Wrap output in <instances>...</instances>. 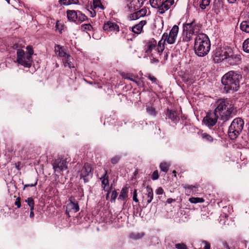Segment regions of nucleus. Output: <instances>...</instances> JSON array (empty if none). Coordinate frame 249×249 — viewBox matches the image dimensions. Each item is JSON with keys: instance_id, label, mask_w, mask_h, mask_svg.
Here are the masks:
<instances>
[{"instance_id": "nucleus-1", "label": "nucleus", "mask_w": 249, "mask_h": 249, "mask_svg": "<svg viewBox=\"0 0 249 249\" xmlns=\"http://www.w3.org/2000/svg\"><path fill=\"white\" fill-rule=\"evenodd\" d=\"M214 111L219 119L226 122L235 115L236 109L231 102L228 99H219L214 104Z\"/></svg>"}, {"instance_id": "nucleus-2", "label": "nucleus", "mask_w": 249, "mask_h": 249, "mask_svg": "<svg viewBox=\"0 0 249 249\" xmlns=\"http://www.w3.org/2000/svg\"><path fill=\"white\" fill-rule=\"evenodd\" d=\"M242 77L236 71H231L224 74L221 79L224 90L227 93L238 90Z\"/></svg>"}, {"instance_id": "nucleus-3", "label": "nucleus", "mask_w": 249, "mask_h": 249, "mask_svg": "<svg viewBox=\"0 0 249 249\" xmlns=\"http://www.w3.org/2000/svg\"><path fill=\"white\" fill-rule=\"evenodd\" d=\"M211 49L209 38L206 34H200L195 39L194 50L196 54L200 57L206 55Z\"/></svg>"}, {"instance_id": "nucleus-4", "label": "nucleus", "mask_w": 249, "mask_h": 249, "mask_svg": "<svg viewBox=\"0 0 249 249\" xmlns=\"http://www.w3.org/2000/svg\"><path fill=\"white\" fill-rule=\"evenodd\" d=\"M244 125V121L241 118H236L232 121L228 130L231 139L234 140L238 137L242 131Z\"/></svg>"}, {"instance_id": "nucleus-5", "label": "nucleus", "mask_w": 249, "mask_h": 249, "mask_svg": "<svg viewBox=\"0 0 249 249\" xmlns=\"http://www.w3.org/2000/svg\"><path fill=\"white\" fill-rule=\"evenodd\" d=\"M66 14L68 19L70 22L80 23L88 19V17L79 10H68Z\"/></svg>"}, {"instance_id": "nucleus-6", "label": "nucleus", "mask_w": 249, "mask_h": 249, "mask_svg": "<svg viewBox=\"0 0 249 249\" xmlns=\"http://www.w3.org/2000/svg\"><path fill=\"white\" fill-rule=\"evenodd\" d=\"M17 55L18 63L26 68H30L31 66L32 57H30V55L26 54L23 50L18 49Z\"/></svg>"}, {"instance_id": "nucleus-7", "label": "nucleus", "mask_w": 249, "mask_h": 249, "mask_svg": "<svg viewBox=\"0 0 249 249\" xmlns=\"http://www.w3.org/2000/svg\"><path fill=\"white\" fill-rule=\"evenodd\" d=\"M178 27L177 25H174L169 34L166 33H164L162 35V39H164V42L166 41L169 44L175 43L178 33Z\"/></svg>"}, {"instance_id": "nucleus-8", "label": "nucleus", "mask_w": 249, "mask_h": 249, "mask_svg": "<svg viewBox=\"0 0 249 249\" xmlns=\"http://www.w3.org/2000/svg\"><path fill=\"white\" fill-rule=\"evenodd\" d=\"M78 174L85 182H88L93 176L91 165L88 163H85L81 170L78 172Z\"/></svg>"}, {"instance_id": "nucleus-9", "label": "nucleus", "mask_w": 249, "mask_h": 249, "mask_svg": "<svg viewBox=\"0 0 249 249\" xmlns=\"http://www.w3.org/2000/svg\"><path fill=\"white\" fill-rule=\"evenodd\" d=\"M185 26L186 30H189L194 35L197 36L200 34H204L201 32L202 25L196 23L195 20L190 23H185L183 24Z\"/></svg>"}, {"instance_id": "nucleus-10", "label": "nucleus", "mask_w": 249, "mask_h": 249, "mask_svg": "<svg viewBox=\"0 0 249 249\" xmlns=\"http://www.w3.org/2000/svg\"><path fill=\"white\" fill-rule=\"evenodd\" d=\"M218 118H219V117L214 111L213 112L210 111L207 113L206 116L204 118L203 122L204 124L211 128L216 124Z\"/></svg>"}, {"instance_id": "nucleus-11", "label": "nucleus", "mask_w": 249, "mask_h": 249, "mask_svg": "<svg viewBox=\"0 0 249 249\" xmlns=\"http://www.w3.org/2000/svg\"><path fill=\"white\" fill-rule=\"evenodd\" d=\"M67 159L58 158L53 163V169L55 172L60 173L68 168Z\"/></svg>"}, {"instance_id": "nucleus-12", "label": "nucleus", "mask_w": 249, "mask_h": 249, "mask_svg": "<svg viewBox=\"0 0 249 249\" xmlns=\"http://www.w3.org/2000/svg\"><path fill=\"white\" fill-rule=\"evenodd\" d=\"M79 207L78 202L75 200L74 197H70L69 199V202L66 206V213L70 217V213H75L79 211Z\"/></svg>"}, {"instance_id": "nucleus-13", "label": "nucleus", "mask_w": 249, "mask_h": 249, "mask_svg": "<svg viewBox=\"0 0 249 249\" xmlns=\"http://www.w3.org/2000/svg\"><path fill=\"white\" fill-rule=\"evenodd\" d=\"M231 50V49L228 47L218 48L215 50V56L219 57L221 60L227 59Z\"/></svg>"}, {"instance_id": "nucleus-14", "label": "nucleus", "mask_w": 249, "mask_h": 249, "mask_svg": "<svg viewBox=\"0 0 249 249\" xmlns=\"http://www.w3.org/2000/svg\"><path fill=\"white\" fill-rule=\"evenodd\" d=\"M104 30L107 32L116 34L119 31V27L115 23L111 21H107L104 23L103 26Z\"/></svg>"}, {"instance_id": "nucleus-15", "label": "nucleus", "mask_w": 249, "mask_h": 249, "mask_svg": "<svg viewBox=\"0 0 249 249\" xmlns=\"http://www.w3.org/2000/svg\"><path fill=\"white\" fill-rule=\"evenodd\" d=\"M174 4V0H163L158 11L159 14H163L166 11L173 7Z\"/></svg>"}, {"instance_id": "nucleus-16", "label": "nucleus", "mask_w": 249, "mask_h": 249, "mask_svg": "<svg viewBox=\"0 0 249 249\" xmlns=\"http://www.w3.org/2000/svg\"><path fill=\"white\" fill-rule=\"evenodd\" d=\"M228 62L231 65L239 64L241 61V55L239 54H234L232 50L227 58Z\"/></svg>"}, {"instance_id": "nucleus-17", "label": "nucleus", "mask_w": 249, "mask_h": 249, "mask_svg": "<svg viewBox=\"0 0 249 249\" xmlns=\"http://www.w3.org/2000/svg\"><path fill=\"white\" fill-rule=\"evenodd\" d=\"M166 115L169 119L174 122H176L179 120V113L177 111L168 109Z\"/></svg>"}, {"instance_id": "nucleus-18", "label": "nucleus", "mask_w": 249, "mask_h": 249, "mask_svg": "<svg viewBox=\"0 0 249 249\" xmlns=\"http://www.w3.org/2000/svg\"><path fill=\"white\" fill-rule=\"evenodd\" d=\"M146 24V20L141 21L138 24H136L132 28V31L136 34H140L142 31L143 26Z\"/></svg>"}, {"instance_id": "nucleus-19", "label": "nucleus", "mask_w": 249, "mask_h": 249, "mask_svg": "<svg viewBox=\"0 0 249 249\" xmlns=\"http://www.w3.org/2000/svg\"><path fill=\"white\" fill-rule=\"evenodd\" d=\"M183 28L182 41L189 42L192 39V36L194 35L191 32H189V30H186L185 26L184 25Z\"/></svg>"}, {"instance_id": "nucleus-20", "label": "nucleus", "mask_w": 249, "mask_h": 249, "mask_svg": "<svg viewBox=\"0 0 249 249\" xmlns=\"http://www.w3.org/2000/svg\"><path fill=\"white\" fill-rule=\"evenodd\" d=\"M100 180H101L102 184L103 185L104 190L105 191H108V190L109 189L108 186V176H107V171H105V173L104 175V176L100 178Z\"/></svg>"}, {"instance_id": "nucleus-21", "label": "nucleus", "mask_w": 249, "mask_h": 249, "mask_svg": "<svg viewBox=\"0 0 249 249\" xmlns=\"http://www.w3.org/2000/svg\"><path fill=\"white\" fill-rule=\"evenodd\" d=\"M55 52L57 55L63 57V58L69 55V54L67 53L64 51V49L59 45H57L55 46Z\"/></svg>"}, {"instance_id": "nucleus-22", "label": "nucleus", "mask_w": 249, "mask_h": 249, "mask_svg": "<svg viewBox=\"0 0 249 249\" xmlns=\"http://www.w3.org/2000/svg\"><path fill=\"white\" fill-rule=\"evenodd\" d=\"M71 56L70 54L62 59L63 63L65 67L70 69L74 68V64L71 62Z\"/></svg>"}, {"instance_id": "nucleus-23", "label": "nucleus", "mask_w": 249, "mask_h": 249, "mask_svg": "<svg viewBox=\"0 0 249 249\" xmlns=\"http://www.w3.org/2000/svg\"><path fill=\"white\" fill-rule=\"evenodd\" d=\"M157 47V41L152 39L150 40L147 45V50H146V52L147 53H151L153 50H156V48Z\"/></svg>"}, {"instance_id": "nucleus-24", "label": "nucleus", "mask_w": 249, "mask_h": 249, "mask_svg": "<svg viewBox=\"0 0 249 249\" xmlns=\"http://www.w3.org/2000/svg\"><path fill=\"white\" fill-rule=\"evenodd\" d=\"M240 29L242 31L249 33V18L241 22Z\"/></svg>"}, {"instance_id": "nucleus-25", "label": "nucleus", "mask_w": 249, "mask_h": 249, "mask_svg": "<svg viewBox=\"0 0 249 249\" xmlns=\"http://www.w3.org/2000/svg\"><path fill=\"white\" fill-rule=\"evenodd\" d=\"M146 196L147 197V204H149L151 202L152 200L153 199V190L150 187L147 186L146 187Z\"/></svg>"}, {"instance_id": "nucleus-26", "label": "nucleus", "mask_w": 249, "mask_h": 249, "mask_svg": "<svg viewBox=\"0 0 249 249\" xmlns=\"http://www.w3.org/2000/svg\"><path fill=\"white\" fill-rule=\"evenodd\" d=\"M92 8H100L101 9H104V7L100 0H93L92 3H91L90 5V9Z\"/></svg>"}, {"instance_id": "nucleus-27", "label": "nucleus", "mask_w": 249, "mask_h": 249, "mask_svg": "<svg viewBox=\"0 0 249 249\" xmlns=\"http://www.w3.org/2000/svg\"><path fill=\"white\" fill-rule=\"evenodd\" d=\"M58 2L61 5H69L71 4L78 3V0H59Z\"/></svg>"}, {"instance_id": "nucleus-28", "label": "nucleus", "mask_w": 249, "mask_h": 249, "mask_svg": "<svg viewBox=\"0 0 249 249\" xmlns=\"http://www.w3.org/2000/svg\"><path fill=\"white\" fill-rule=\"evenodd\" d=\"M132 77V76L130 74H126L124 76V79H128L133 81V82L137 84V85L139 87H141L143 85V83L142 81H137L136 80L134 79Z\"/></svg>"}, {"instance_id": "nucleus-29", "label": "nucleus", "mask_w": 249, "mask_h": 249, "mask_svg": "<svg viewBox=\"0 0 249 249\" xmlns=\"http://www.w3.org/2000/svg\"><path fill=\"white\" fill-rule=\"evenodd\" d=\"M163 0H150V3L152 7L159 9Z\"/></svg>"}, {"instance_id": "nucleus-30", "label": "nucleus", "mask_w": 249, "mask_h": 249, "mask_svg": "<svg viewBox=\"0 0 249 249\" xmlns=\"http://www.w3.org/2000/svg\"><path fill=\"white\" fill-rule=\"evenodd\" d=\"M127 192L126 189L123 188L119 196L118 200H124L127 197Z\"/></svg>"}, {"instance_id": "nucleus-31", "label": "nucleus", "mask_w": 249, "mask_h": 249, "mask_svg": "<svg viewBox=\"0 0 249 249\" xmlns=\"http://www.w3.org/2000/svg\"><path fill=\"white\" fill-rule=\"evenodd\" d=\"M169 166V163L165 162H161L160 165V167L161 171L165 173L168 172Z\"/></svg>"}, {"instance_id": "nucleus-32", "label": "nucleus", "mask_w": 249, "mask_h": 249, "mask_svg": "<svg viewBox=\"0 0 249 249\" xmlns=\"http://www.w3.org/2000/svg\"><path fill=\"white\" fill-rule=\"evenodd\" d=\"M211 0H201L199 2V7L202 9H205L206 7L210 4Z\"/></svg>"}, {"instance_id": "nucleus-33", "label": "nucleus", "mask_w": 249, "mask_h": 249, "mask_svg": "<svg viewBox=\"0 0 249 249\" xmlns=\"http://www.w3.org/2000/svg\"><path fill=\"white\" fill-rule=\"evenodd\" d=\"M92 29V26L90 24H84L81 26V29L83 32L89 31Z\"/></svg>"}, {"instance_id": "nucleus-34", "label": "nucleus", "mask_w": 249, "mask_h": 249, "mask_svg": "<svg viewBox=\"0 0 249 249\" xmlns=\"http://www.w3.org/2000/svg\"><path fill=\"white\" fill-rule=\"evenodd\" d=\"M189 201L192 203H202L204 202V199L200 197H191Z\"/></svg>"}, {"instance_id": "nucleus-35", "label": "nucleus", "mask_w": 249, "mask_h": 249, "mask_svg": "<svg viewBox=\"0 0 249 249\" xmlns=\"http://www.w3.org/2000/svg\"><path fill=\"white\" fill-rule=\"evenodd\" d=\"M243 49L245 52L249 53V38L244 41L243 43Z\"/></svg>"}, {"instance_id": "nucleus-36", "label": "nucleus", "mask_w": 249, "mask_h": 249, "mask_svg": "<svg viewBox=\"0 0 249 249\" xmlns=\"http://www.w3.org/2000/svg\"><path fill=\"white\" fill-rule=\"evenodd\" d=\"M144 235L143 233H131L130 234V237L133 239H139Z\"/></svg>"}, {"instance_id": "nucleus-37", "label": "nucleus", "mask_w": 249, "mask_h": 249, "mask_svg": "<svg viewBox=\"0 0 249 249\" xmlns=\"http://www.w3.org/2000/svg\"><path fill=\"white\" fill-rule=\"evenodd\" d=\"M146 111L147 112L153 116H155L156 115V111L154 107H146Z\"/></svg>"}, {"instance_id": "nucleus-38", "label": "nucleus", "mask_w": 249, "mask_h": 249, "mask_svg": "<svg viewBox=\"0 0 249 249\" xmlns=\"http://www.w3.org/2000/svg\"><path fill=\"white\" fill-rule=\"evenodd\" d=\"M25 202L27 203L30 208H34L35 202L32 197H28L25 200Z\"/></svg>"}, {"instance_id": "nucleus-39", "label": "nucleus", "mask_w": 249, "mask_h": 249, "mask_svg": "<svg viewBox=\"0 0 249 249\" xmlns=\"http://www.w3.org/2000/svg\"><path fill=\"white\" fill-rule=\"evenodd\" d=\"M202 137L203 139L206 140L208 142H212L213 140L212 137L207 133L202 134Z\"/></svg>"}, {"instance_id": "nucleus-40", "label": "nucleus", "mask_w": 249, "mask_h": 249, "mask_svg": "<svg viewBox=\"0 0 249 249\" xmlns=\"http://www.w3.org/2000/svg\"><path fill=\"white\" fill-rule=\"evenodd\" d=\"M26 50L27 53H26V54H27V55H30V57H32V55L34 53V51L32 47L30 46H28L26 47Z\"/></svg>"}, {"instance_id": "nucleus-41", "label": "nucleus", "mask_w": 249, "mask_h": 249, "mask_svg": "<svg viewBox=\"0 0 249 249\" xmlns=\"http://www.w3.org/2000/svg\"><path fill=\"white\" fill-rule=\"evenodd\" d=\"M177 249H188L186 246L184 244H177L175 245Z\"/></svg>"}, {"instance_id": "nucleus-42", "label": "nucleus", "mask_w": 249, "mask_h": 249, "mask_svg": "<svg viewBox=\"0 0 249 249\" xmlns=\"http://www.w3.org/2000/svg\"><path fill=\"white\" fill-rule=\"evenodd\" d=\"M121 157L119 156H116L111 159V162L112 164H116L120 160Z\"/></svg>"}, {"instance_id": "nucleus-43", "label": "nucleus", "mask_w": 249, "mask_h": 249, "mask_svg": "<svg viewBox=\"0 0 249 249\" xmlns=\"http://www.w3.org/2000/svg\"><path fill=\"white\" fill-rule=\"evenodd\" d=\"M159 173L157 170H155L151 176V178L152 180H157L159 178Z\"/></svg>"}, {"instance_id": "nucleus-44", "label": "nucleus", "mask_w": 249, "mask_h": 249, "mask_svg": "<svg viewBox=\"0 0 249 249\" xmlns=\"http://www.w3.org/2000/svg\"><path fill=\"white\" fill-rule=\"evenodd\" d=\"M95 9H96L95 8L90 9V7L88 9V10H89V12L90 13V16L91 17L93 18L96 16V13L95 11Z\"/></svg>"}, {"instance_id": "nucleus-45", "label": "nucleus", "mask_w": 249, "mask_h": 249, "mask_svg": "<svg viewBox=\"0 0 249 249\" xmlns=\"http://www.w3.org/2000/svg\"><path fill=\"white\" fill-rule=\"evenodd\" d=\"M117 196H118V193H117V192L116 191H113L112 192V193H111V202H112L113 201H114L116 198V197H117Z\"/></svg>"}, {"instance_id": "nucleus-46", "label": "nucleus", "mask_w": 249, "mask_h": 249, "mask_svg": "<svg viewBox=\"0 0 249 249\" xmlns=\"http://www.w3.org/2000/svg\"><path fill=\"white\" fill-rule=\"evenodd\" d=\"M203 245H204L203 249H210V244L206 241H203L202 242Z\"/></svg>"}, {"instance_id": "nucleus-47", "label": "nucleus", "mask_w": 249, "mask_h": 249, "mask_svg": "<svg viewBox=\"0 0 249 249\" xmlns=\"http://www.w3.org/2000/svg\"><path fill=\"white\" fill-rule=\"evenodd\" d=\"M156 50H157L158 52L160 54L162 52L163 50L164 49V45H158L157 47L156 48Z\"/></svg>"}, {"instance_id": "nucleus-48", "label": "nucleus", "mask_w": 249, "mask_h": 249, "mask_svg": "<svg viewBox=\"0 0 249 249\" xmlns=\"http://www.w3.org/2000/svg\"><path fill=\"white\" fill-rule=\"evenodd\" d=\"M136 1L135 0H132L130 2V5L129 4H127V6L128 7V8L130 10V11H133V10H135V7L133 6H132V5H134V3Z\"/></svg>"}, {"instance_id": "nucleus-49", "label": "nucleus", "mask_w": 249, "mask_h": 249, "mask_svg": "<svg viewBox=\"0 0 249 249\" xmlns=\"http://www.w3.org/2000/svg\"><path fill=\"white\" fill-rule=\"evenodd\" d=\"M15 205L17 206L18 208H19L21 207L20 203V198L18 197L15 202Z\"/></svg>"}, {"instance_id": "nucleus-50", "label": "nucleus", "mask_w": 249, "mask_h": 249, "mask_svg": "<svg viewBox=\"0 0 249 249\" xmlns=\"http://www.w3.org/2000/svg\"><path fill=\"white\" fill-rule=\"evenodd\" d=\"M163 192V189L161 187L158 188L156 190V193L157 195H162Z\"/></svg>"}, {"instance_id": "nucleus-51", "label": "nucleus", "mask_w": 249, "mask_h": 249, "mask_svg": "<svg viewBox=\"0 0 249 249\" xmlns=\"http://www.w3.org/2000/svg\"><path fill=\"white\" fill-rule=\"evenodd\" d=\"M133 199L136 202H138L139 201V200L137 198V190H135L134 192H133Z\"/></svg>"}, {"instance_id": "nucleus-52", "label": "nucleus", "mask_w": 249, "mask_h": 249, "mask_svg": "<svg viewBox=\"0 0 249 249\" xmlns=\"http://www.w3.org/2000/svg\"><path fill=\"white\" fill-rule=\"evenodd\" d=\"M183 188L186 190H193V189L195 188V186L193 185H185L183 186Z\"/></svg>"}, {"instance_id": "nucleus-53", "label": "nucleus", "mask_w": 249, "mask_h": 249, "mask_svg": "<svg viewBox=\"0 0 249 249\" xmlns=\"http://www.w3.org/2000/svg\"><path fill=\"white\" fill-rule=\"evenodd\" d=\"M37 180H36L35 182L34 183H31V184H26L24 185V188L27 187H33L35 186L37 184Z\"/></svg>"}, {"instance_id": "nucleus-54", "label": "nucleus", "mask_w": 249, "mask_h": 249, "mask_svg": "<svg viewBox=\"0 0 249 249\" xmlns=\"http://www.w3.org/2000/svg\"><path fill=\"white\" fill-rule=\"evenodd\" d=\"M213 5L214 7V9H217L219 7L220 3L219 1L216 2V0H215V1L213 2Z\"/></svg>"}, {"instance_id": "nucleus-55", "label": "nucleus", "mask_w": 249, "mask_h": 249, "mask_svg": "<svg viewBox=\"0 0 249 249\" xmlns=\"http://www.w3.org/2000/svg\"><path fill=\"white\" fill-rule=\"evenodd\" d=\"M148 78L153 83H156L157 81V79L154 76L149 75Z\"/></svg>"}, {"instance_id": "nucleus-56", "label": "nucleus", "mask_w": 249, "mask_h": 249, "mask_svg": "<svg viewBox=\"0 0 249 249\" xmlns=\"http://www.w3.org/2000/svg\"><path fill=\"white\" fill-rule=\"evenodd\" d=\"M34 208H30V217L31 218L34 216Z\"/></svg>"}, {"instance_id": "nucleus-57", "label": "nucleus", "mask_w": 249, "mask_h": 249, "mask_svg": "<svg viewBox=\"0 0 249 249\" xmlns=\"http://www.w3.org/2000/svg\"><path fill=\"white\" fill-rule=\"evenodd\" d=\"M174 200L172 198H168L166 202L167 203H169V204H170L171 203H172V202L174 201Z\"/></svg>"}, {"instance_id": "nucleus-58", "label": "nucleus", "mask_w": 249, "mask_h": 249, "mask_svg": "<svg viewBox=\"0 0 249 249\" xmlns=\"http://www.w3.org/2000/svg\"><path fill=\"white\" fill-rule=\"evenodd\" d=\"M163 39H162V38H161V39L159 41V43H158V45H164L163 44L165 43L164 42V41L163 42H162V40Z\"/></svg>"}, {"instance_id": "nucleus-59", "label": "nucleus", "mask_w": 249, "mask_h": 249, "mask_svg": "<svg viewBox=\"0 0 249 249\" xmlns=\"http://www.w3.org/2000/svg\"><path fill=\"white\" fill-rule=\"evenodd\" d=\"M18 45L17 44H15L13 45V48L14 49H17L18 50Z\"/></svg>"}, {"instance_id": "nucleus-60", "label": "nucleus", "mask_w": 249, "mask_h": 249, "mask_svg": "<svg viewBox=\"0 0 249 249\" xmlns=\"http://www.w3.org/2000/svg\"><path fill=\"white\" fill-rule=\"evenodd\" d=\"M237 0H228V1L230 3H234Z\"/></svg>"}, {"instance_id": "nucleus-61", "label": "nucleus", "mask_w": 249, "mask_h": 249, "mask_svg": "<svg viewBox=\"0 0 249 249\" xmlns=\"http://www.w3.org/2000/svg\"><path fill=\"white\" fill-rule=\"evenodd\" d=\"M173 173L174 174V176L176 177V171H175V170L173 171Z\"/></svg>"}, {"instance_id": "nucleus-62", "label": "nucleus", "mask_w": 249, "mask_h": 249, "mask_svg": "<svg viewBox=\"0 0 249 249\" xmlns=\"http://www.w3.org/2000/svg\"><path fill=\"white\" fill-rule=\"evenodd\" d=\"M154 62H159V60H158V59H154Z\"/></svg>"}, {"instance_id": "nucleus-63", "label": "nucleus", "mask_w": 249, "mask_h": 249, "mask_svg": "<svg viewBox=\"0 0 249 249\" xmlns=\"http://www.w3.org/2000/svg\"><path fill=\"white\" fill-rule=\"evenodd\" d=\"M107 198V197H108V193L107 194V196H106Z\"/></svg>"}, {"instance_id": "nucleus-64", "label": "nucleus", "mask_w": 249, "mask_h": 249, "mask_svg": "<svg viewBox=\"0 0 249 249\" xmlns=\"http://www.w3.org/2000/svg\"><path fill=\"white\" fill-rule=\"evenodd\" d=\"M143 12V9H142V10L141 11H140L139 12H140V13H141V12Z\"/></svg>"}]
</instances>
